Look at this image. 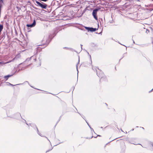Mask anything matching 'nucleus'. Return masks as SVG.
Returning <instances> with one entry per match:
<instances>
[{
	"instance_id": "nucleus-14",
	"label": "nucleus",
	"mask_w": 153,
	"mask_h": 153,
	"mask_svg": "<svg viewBox=\"0 0 153 153\" xmlns=\"http://www.w3.org/2000/svg\"><path fill=\"white\" fill-rule=\"evenodd\" d=\"M97 75H98V74L97 72Z\"/></svg>"
},
{
	"instance_id": "nucleus-5",
	"label": "nucleus",
	"mask_w": 153,
	"mask_h": 153,
	"mask_svg": "<svg viewBox=\"0 0 153 153\" xmlns=\"http://www.w3.org/2000/svg\"><path fill=\"white\" fill-rule=\"evenodd\" d=\"M35 25H36V22L35 21V20H34L33 22V23L32 24H28V25H27V26L28 27H33Z\"/></svg>"
},
{
	"instance_id": "nucleus-7",
	"label": "nucleus",
	"mask_w": 153,
	"mask_h": 153,
	"mask_svg": "<svg viewBox=\"0 0 153 153\" xmlns=\"http://www.w3.org/2000/svg\"><path fill=\"white\" fill-rule=\"evenodd\" d=\"M14 74H12V75H7V76H4V78H5V79H6V80L7 79H8L10 76H13V75Z\"/></svg>"
},
{
	"instance_id": "nucleus-1",
	"label": "nucleus",
	"mask_w": 153,
	"mask_h": 153,
	"mask_svg": "<svg viewBox=\"0 0 153 153\" xmlns=\"http://www.w3.org/2000/svg\"><path fill=\"white\" fill-rule=\"evenodd\" d=\"M49 36L47 35L45 36L42 40V44L43 45H47L49 42Z\"/></svg>"
},
{
	"instance_id": "nucleus-13",
	"label": "nucleus",
	"mask_w": 153,
	"mask_h": 153,
	"mask_svg": "<svg viewBox=\"0 0 153 153\" xmlns=\"http://www.w3.org/2000/svg\"><path fill=\"white\" fill-rule=\"evenodd\" d=\"M38 134H39V135H40L41 136V135L39 133H38Z\"/></svg>"
},
{
	"instance_id": "nucleus-11",
	"label": "nucleus",
	"mask_w": 153,
	"mask_h": 153,
	"mask_svg": "<svg viewBox=\"0 0 153 153\" xmlns=\"http://www.w3.org/2000/svg\"><path fill=\"white\" fill-rule=\"evenodd\" d=\"M153 91V88L152 90H151V91H150V92H151V91Z\"/></svg>"
},
{
	"instance_id": "nucleus-12",
	"label": "nucleus",
	"mask_w": 153,
	"mask_h": 153,
	"mask_svg": "<svg viewBox=\"0 0 153 153\" xmlns=\"http://www.w3.org/2000/svg\"><path fill=\"white\" fill-rule=\"evenodd\" d=\"M10 85H13L12 84H10Z\"/></svg>"
},
{
	"instance_id": "nucleus-4",
	"label": "nucleus",
	"mask_w": 153,
	"mask_h": 153,
	"mask_svg": "<svg viewBox=\"0 0 153 153\" xmlns=\"http://www.w3.org/2000/svg\"><path fill=\"white\" fill-rule=\"evenodd\" d=\"M85 28L87 30H88V31H90L91 32H94L96 30V28H93L92 27L91 28V27H85Z\"/></svg>"
},
{
	"instance_id": "nucleus-16",
	"label": "nucleus",
	"mask_w": 153,
	"mask_h": 153,
	"mask_svg": "<svg viewBox=\"0 0 153 153\" xmlns=\"http://www.w3.org/2000/svg\"><path fill=\"white\" fill-rule=\"evenodd\" d=\"M39 48H38L37 49H38Z\"/></svg>"
},
{
	"instance_id": "nucleus-3",
	"label": "nucleus",
	"mask_w": 153,
	"mask_h": 153,
	"mask_svg": "<svg viewBox=\"0 0 153 153\" xmlns=\"http://www.w3.org/2000/svg\"><path fill=\"white\" fill-rule=\"evenodd\" d=\"M36 2L38 5L42 8L45 9L47 7V5L45 4L42 3L43 4H42L38 1H36Z\"/></svg>"
},
{
	"instance_id": "nucleus-8",
	"label": "nucleus",
	"mask_w": 153,
	"mask_h": 153,
	"mask_svg": "<svg viewBox=\"0 0 153 153\" xmlns=\"http://www.w3.org/2000/svg\"><path fill=\"white\" fill-rule=\"evenodd\" d=\"M3 25L0 24V30L2 31L3 29Z\"/></svg>"
},
{
	"instance_id": "nucleus-9",
	"label": "nucleus",
	"mask_w": 153,
	"mask_h": 153,
	"mask_svg": "<svg viewBox=\"0 0 153 153\" xmlns=\"http://www.w3.org/2000/svg\"><path fill=\"white\" fill-rule=\"evenodd\" d=\"M101 75H100L99 74V75H98V76L99 77H101V78H102V75H103V74L101 72Z\"/></svg>"
},
{
	"instance_id": "nucleus-15",
	"label": "nucleus",
	"mask_w": 153,
	"mask_h": 153,
	"mask_svg": "<svg viewBox=\"0 0 153 153\" xmlns=\"http://www.w3.org/2000/svg\"><path fill=\"white\" fill-rule=\"evenodd\" d=\"M77 71L78 72V69L77 68Z\"/></svg>"
},
{
	"instance_id": "nucleus-6",
	"label": "nucleus",
	"mask_w": 153,
	"mask_h": 153,
	"mask_svg": "<svg viewBox=\"0 0 153 153\" xmlns=\"http://www.w3.org/2000/svg\"><path fill=\"white\" fill-rule=\"evenodd\" d=\"M11 61H9V62H4L3 61L1 62H0V64L1 65H3L4 64H7V63H9L10 62H11Z\"/></svg>"
},
{
	"instance_id": "nucleus-10",
	"label": "nucleus",
	"mask_w": 153,
	"mask_h": 153,
	"mask_svg": "<svg viewBox=\"0 0 153 153\" xmlns=\"http://www.w3.org/2000/svg\"><path fill=\"white\" fill-rule=\"evenodd\" d=\"M0 2H2V0H0Z\"/></svg>"
},
{
	"instance_id": "nucleus-2",
	"label": "nucleus",
	"mask_w": 153,
	"mask_h": 153,
	"mask_svg": "<svg viewBox=\"0 0 153 153\" xmlns=\"http://www.w3.org/2000/svg\"><path fill=\"white\" fill-rule=\"evenodd\" d=\"M99 10V9H96L94 10L92 12V15L94 18L96 20H97V12Z\"/></svg>"
}]
</instances>
